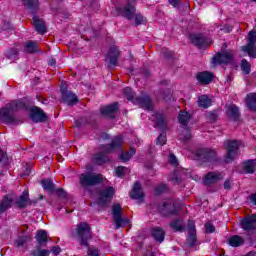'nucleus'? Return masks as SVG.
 I'll use <instances>...</instances> for the list:
<instances>
[{
	"mask_svg": "<svg viewBox=\"0 0 256 256\" xmlns=\"http://www.w3.org/2000/svg\"><path fill=\"white\" fill-rule=\"evenodd\" d=\"M21 109H25L23 101L6 104V107L0 109V121L6 125H19L21 119L15 115V111H21Z\"/></svg>",
	"mask_w": 256,
	"mask_h": 256,
	"instance_id": "f257e3e1",
	"label": "nucleus"
},
{
	"mask_svg": "<svg viewBox=\"0 0 256 256\" xmlns=\"http://www.w3.org/2000/svg\"><path fill=\"white\" fill-rule=\"evenodd\" d=\"M122 145L123 136L119 135L114 137L111 144L102 146V152H99L94 156V163H96V165L109 163V153H114V151L121 149Z\"/></svg>",
	"mask_w": 256,
	"mask_h": 256,
	"instance_id": "f03ea898",
	"label": "nucleus"
},
{
	"mask_svg": "<svg viewBox=\"0 0 256 256\" xmlns=\"http://www.w3.org/2000/svg\"><path fill=\"white\" fill-rule=\"evenodd\" d=\"M123 93L128 101H132V103L135 105H140L142 109L153 111V104H151V98H149V96L142 95L135 98V92H133V90L129 87L124 88Z\"/></svg>",
	"mask_w": 256,
	"mask_h": 256,
	"instance_id": "7ed1b4c3",
	"label": "nucleus"
},
{
	"mask_svg": "<svg viewBox=\"0 0 256 256\" xmlns=\"http://www.w3.org/2000/svg\"><path fill=\"white\" fill-rule=\"evenodd\" d=\"M227 153L225 156L226 163H233L239 155V147H241V141L239 140H227L224 142Z\"/></svg>",
	"mask_w": 256,
	"mask_h": 256,
	"instance_id": "20e7f679",
	"label": "nucleus"
},
{
	"mask_svg": "<svg viewBox=\"0 0 256 256\" xmlns=\"http://www.w3.org/2000/svg\"><path fill=\"white\" fill-rule=\"evenodd\" d=\"M76 237L80 242V245L87 247V245H89L87 241L91 239V226L85 222L79 223L76 229Z\"/></svg>",
	"mask_w": 256,
	"mask_h": 256,
	"instance_id": "39448f33",
	"label": "nucleus"
},
{
	"mask_svg": "<svg viewBox=\"0 0 256 256\" xmlns=\"http://www.w3.org/2000/svg\"><path fill=\"white\" fill-rule=\"evenodd\" d=\"M103 183V175L91 172L83 173L80 175V184L82 187H93Z\"/></svg>",
	"mask_w": 256,
	"mask_h": 256,
	"instance_id": "423d86ee",
	"label": "nucleus"
},
{
	"mask_svg": "<svg viewBox=\"0 0 256 256\" xmlns=\"http://www.w3.org/2000/svg\"><path fill=\"white\" fill-rule=\"evenodd\" d=\"M196 159L203 163H217V153L209 148H199L195 152Z\"/></svg>",
	"mask_w": 256,
	"mask_h": 256,
	"instance_id": "0eeeda50",
	"label": "nucleus"
},
{
	"mask_svg": "<svg viewBox=\"0 0 256 256\" xmlns=\"http://www.w3.org/2000/svg\"><path fill=\"white\" fill-rule=\"evenodd\" d=\"M160 213L165 217H169V215H177L179 213V204L177 201L169 199L162 204Z\"/></svg>",
	"mask_w": 256,
	"mask_h": 256,
	"instance_id": "6e6552de",
	"label": "nucleus"
},
{
	"mask_svg": "<svg viewBox=\"0 0 256 256\" xmlns=\"http://www.w3.org/2000/svg\"><path fill=\"white\" fill-rule=\"evenodd\" d=\"M256 32H249L248 34V44L242 46L243 53H246L252 59H256Z\"/></svg>",
	"mask_w": 256,
	"mask_h": 256,
	"instance_id": "1a4fd4ad",
	"label": "nucleus"
},
{
	"mask_svg": "<svg viewBox=\"0 0 256 256\" xmlns=\"http://www.w3.org/2000/svg\"><path fill=\"white\" fill-rule=\"evenodd\" d=\"M190 119H191V115L188 112L181 111L178 115V121L184 129V136H183L184 141H189V139H191L192 137L191 130H189V128L187 127Z\"/></svg>",
	"mask_w": 256,
	"mask_h": 256,
	"instance_id": "9d476101",
	"label": "nucleus"
},
{
	"mask_svg": "<svg viewBox=\"0 0 256 256\" xmlns=\"http://www.w3.org/2000/svg\"><path fill=\"white\" fill-rule=\"evenodd\" d=\"M112 215L114 218L116 229H121V227H125L127 223H129V220L127 218H123L121 216V205L119 204H115L112 207Z\"/></svg>",
	"mask_w": 256,
	"mask_h": 256,
	"instance_id": "9b49d317",
	"label": "nucleus"
},
{
	"mask_svg": "<svg viewBox=\"0 0 256 256\" xmlns=\"http://www.w3.org/2000/svg\"><path fill=\"white\" fill-rule=\"evenodd\" d=\"M113 195H115V188L111 186L101 190L99 193L98 205H100V207H105L107 202L113 199Z\"/></svg>",
	"mask_w": 256,
	"mask_h": 256,
	"instance_id": "f8f14e48",
	"label": "nucleus"
},
{
	"mask_svg": "<svg viewBox=\"0 0 256 256\" xmlns=\"http://www.w3.org/2000/svg\"><path fill=\"white\" fill-rule=\"evenodd\" d=\"M233 62V51L217 53L212 59V65H222V63Z\"/></svg>",
	"mask_w": 256,
	"mask_h": 256,
	"instance_id": "ddd939ff",
	"label": "nucleus"
},
{
	"mask_svg": "<svg viewBox=\"0 0 256 256\" xmlns=\"http://www.w3.org/2000/svg\"><path fill=\"white\" fill-rule=\"evenodd\" d=\"M240 227L244 231L251 233L256 229V214L244 217L240 222Z\"/></svg>",
	"mask_w": 256,
	"mask_h": 256,
	"instance_id": "4468645a",
	"label": "nucleus"
},
{
	"mask_svg": "<svg viewBox=\"0 0 256 256\" xmlns=\"http://www.w3.org/2000/svg\"><path fill=\"white\" fill-rule=\"evenodd\" d=\"M152 121L155 123V127L160 131H167V117L161 112H154L152 114Z\"/></svg>",
	"mask_w": 256,
	"mask_h": 256,
	"instance_id": "2eb2a0df",
	"label": "nucleus"
},
{
	"mask_svg": "<svg viewBox=\"0 0 256 256\" xmlns=\"http://www.w3.org/2000/svg\"><path fill=\"white\" fill-rule=\"evenodd\" d=\"M135 5H137V0H127V4L120 8L123 17H126V19H133L135 11H137Z\"/></svg>",
	"mask_w": 256,
	"mask_h": 256,
	"instance_id": "dca6fc26",
	"label": "nucleus"
},
{
	"mask_svg": "<svg viewBox=\"0 0 256 256\" xmlns=\"http://www.w3.org/2000/svg\"><path fill=\"white\" fill-rule=\"evenodd\" d=\"M190 40L196 47H209L211 45V39L202 34H191Z\"/></svg>",
	"mask_w": 256,
	"mask_h": 256,
	"instance_id": "f3484780",
	"label": "nucleus"
},
{
	"mask_svg": "<svg viewBox=\"0 0 256 256\" xmlns=\"http://www.w3.org/2000/svg\"><path fill=\"white\" fill-rule=\"evenodd\" d=\"M118 59H119V48H117V46H112L106 57V63H108V67L110 68L117 67Z\"/></svg>",
	"mask_w": 256,
	"mask_h": 256,
	"instance_id": "a211bd4d",
	"label": "nucleus"
},
{
	"mask_svg": "<svg viewBox=\"0 0 256 256\" xmlns=\"http://www.w3.org/2000/svg\"><path fill=\"white\" fill-rule=\"evenodd\" d=\"M197 243V233L195 230V222L189 221L188 222V237L186 239V244L188 247H195Z\"/></svg>",
	"mask_w": 256,
	"mask_h": 256,
	"instance_id": "6ab92c4d",
	"label": "nucleus"
},
{
	"mask_svg": "<svg viewBox=\"0 0 256 256\" xmlns=\"http://www.w3.org/2000/svg\"><path fill=\"white\" fill-rule=\"evenodd\" d=\"M100 111L104 115V117H110L111 119H113L115 115H117V112L119 111V103L114 102L113 104L104 106L100 108Z\"/></svg>",
	"mask_w": 256,
	"mask_h": 256,
	"instance_id": "aec40b11",
	"label": "nucleus"
},
{
	"mask_svg": "<svg viewBox=\"0 0 256 256\" xmlns=\"http://www.w3.org/2000/svg\"><path fill=\"white\" fill-rule=\"evenodd\" d=\"M223 179V173L219 172H208L203 179L204 185H213L214 183H218Z\"/></svg>",
	"mask_w": 256,
	"mask_h": 256,
	"instance_id": "412c9836",
	"label": "nucleus"
},
{
	"mask_svg": "<svg viewBox=\"0 0 256 256\" xmlns=\"http://www.w3.org/2000/svg\"><path fill=\"white\" fill-rule=\"evenodd\" d=\"M61 94H62V100L64 103L67 105H75L77 103V96L73 94L71 91H68L67 89L61 87L60 89Z\"/></svg>",
	"mask_w": 256,
	"mask_h": 256,
	"instance_id": "4be33fe9",
	"label": "nucleus"
},
{
	"mask_svg": "<svg viewBox=\"0 0 256 256\" xmlns=\"http://www.w3.org/2000/svg\"><path fill=\"white\" fill-rule=\"evenodd\" d=\"M30 117L34 123H42V121L47 119L45 113H43V110H41L39 107H34L31 109Z\"/></svg>",
	"mask_w": 256,
	"mask_h": 256,
	"instance_id": "5701e85b",
	"label": "nucleus"
},
{
	"mask_svg": "<svg viewBox=\"0 0 256 256\" xmlns=\"http://www.w3.org/2000/svg\"><path fill=\"white\" fill-rule=\"evenodd\" d=\"M33 25L37 33H40V35H44V33H47V26H45V22L37 15L33 16Z\"/></svg>",
	"mask_w": 256,
	"mask_h": 256,
	"instance_id": "b1692460",
	"label": "nucleus"
},
{
	"mask_svg": "<svg viewBox=\"0 0 256 256\" xmlns=\"http://www.w3.org/2000/svg\"><path fill=\"white\" fill-rule=\"evenodd\" d=\"M213 74L211 72H200L197 74L196 79L201 83V85H209L211 81H213Z\"/></svg>",
	"mask_w": 256,
	"mask_h": 256,
	"instance_id": "393cba45",
	"label": "nucleus"
},
{
	"mask_svg": "<svg viewBox=\"0 0 256 256\" xmlns=\"http://www.w3.org/2000/svg\"><path fill=\"white\" fill-rule=\"evenodd\" d=\"M130 197L132 199H137L138 201H141L143 199L144 194H143V190L141 188V184L139 182H136L134 184L132 192L130 193Z\"/></svg>",
	"mask_w": 256,
	"mask_h": 256,
	"instance_id": "a878e982",
	"label": "nucleus"
},
{
	"mask_svg": "<svg viewBox=\"0 0 256 256\" xmlns=\"http://www.w3.org/2000/svg\"><path fill=\"white\" fill-rule=\"evenodd\" d=\"M227 113L228 116L233 119V121H237L239 119V107H237L235 104H231L227 106Z\"/></svg>",
	"mask_w": 256,
	"mask_h": 256,
	"instance_id": "bb28decb",
	"label": "nucleus"
},
{
	"mask_svg": "<svg viewBox=\"0 0 256 256\" xmlns=\"http://www.w3.org/2000/svg\"><path fill=\"white\" fill-rule=\"evenodd\" d=\"M25 53H37L39 51V44L37 41H28L24 45Z\"/></svg>",
	"mask_w": 256,
	"mask_h": 256,
	"instance_id": "cd10ccee",
	"label": "nucleus"
},
{
	"mask_svg": "<svg viewBox=\"0 0 256 256\" xmlns=\"http://www.w3.org/2000/svg\"><path fill=\"white\" fill-rule=\"evenodd\" d=\"M152 237L155 239V241H158V243H163L165 240V231L162 228H154L152 230Z\"/></svg>",
	"mask_w": 256,
	"mask_h": 256,
	"instance_id": "c85d7f7f",
	"label": "nucleus"
},
{
	"mask_svg": "<svg viewBox=\"0 0 256 256\" xmlns=\"http://www.w3.org/2000/svg\"><path fill=\"white\" fill-rule=\"evenodd\" d=\"M246 105L250 111L256 110V94L250 93L246 97Z\"/></svg>",
	"mask_w": 256,
	"mask_h": 256,
	"instance_id": "c756f323",
	"label": "nucleus"
},
{
	"mask_svg": "<svg viewBox=\"0 0 256 256\" xmlns=\"http://www.w3.org/2000/svg\"><path fill=\"white\" fill-rule=\"evenodd\" d=\"M228 243L231 247H241V245L245 243V240H243V238L239 235H234L228 239Z\"/></svg>",
	"mask_w": 256,
	"mask_h": 256,
	"instance_id": "7c9ffc66",
	"label": "nucleus"
},
{
	"mask_svg": "<svg viewBox=\"0 0 256 256\" xmlns=\"http://www.w3.org/2000/svg\"><path fill=\"white\" fill-rule=\"evenodd\" d=\"M41 185L45 191H48V193H55V184L51 179L42 180Z\"/></svg>",
	"mask_w": 256,
	"mask_h": 256,
	"instance_id": "2f4dec72",
	"label": "nucleus"
},
{
	"mask_svg": "<svg viewBox=\"0 0 256 256\" xmlns=\"http://www.w3.org/2000/svg\"><path fill=\"white\" fill-rule=\"evenodd\" d=\"M198 105L199 107H202L203 109H207L211 107V99L207 95L199 96L198 98Z\"/></svg>",
	"mask_w": 256,
	"mask_h": 256,
	"instance_id": "473e14b6",
	"label": "nucleus"
},
{
	"mask_svg": "<svg viewBox=\"0 0 256 256\" xmlns=\"http://www.w3.org/2000/svg\"><path fill=\"white\" fill-rule=\"evenodd\" d=\"M11 203H13V199L8 196H5L3 200L0 202V213H5V211L11 207Z\"/></svg>",
	"mask_w": 256,
	"mask_h": 256,
	"instance_id": "72a5a7b5",
	"label": "nucleus"
},
{
	"mask_svg": "<svg viewBox=\"0 0 256 256\" xmlns=\"http://www.w3.org/2000/svg\"><path fill=\"white\" fill-rule=\"evenodd\" d=\"M27 201H29V192L24 191L16 203L18 207H27Z\"/></svg>",
	"mask_w": 256,
	"mask_h": 256,
	"instance_id": "f704fd0d",
	"label": "nucleus"
},
{
	"mask_svg": "<svg viewBox=\"0 0 256 256\" xmlns=\"http://www.w3.org/2000/svg\"><path fill=\"white\" fill-rule=\"evenodd\" d=\"M47 237V231L39 230L36 234V241L40 245H45V243H47Z\"/></svg>",
	"mask_w": 256,
	"mask_h": 256,
	"instance_id": "c9c22d12",
	"label": "nucleus"
},
{
	"mask_svg": "<svg viewBox=\"0 0 256 256\" xmlns=\"http://www.w3.org/2000/svg\"><path fill=\"white\" fill-rule=\"evenodd\" d=\"M24 5L33 13L39 7V0H22Z\"/></svg>",
	"mask_w": 256,
	"mask_h": 256,
	"instance_id": "e433bc0d",
	"label": "nucleus"
},
{
	"mask_svg": "<svg viewBox=\"0 0 256 256\" xmlns=\"http://www.w3.org/2000/svg\"><path fill=\"white\" fill-rule=\"evenodd\" d=\"M244 170L246 173H255L256 160H248L244 163Z\"/></svg>",
	"mask_w": 256,
	"mask_h": 256,
	"instance_id": "4c0bfd02",
	"label": "nucleus"
},
{
	"mask_svg": "<svg viewBox=\"0 0 256 256\" xmlns=\"http://www.w3.org/2000/svg\"><path fill=\"white\" fill-rule=\"evenodd\" d=\"M170 227L174 229V231H185V226H183V220L176 219L170 223Z\"/></svg>",
	"mask_w": 256,
	"mask_h": 256,
	"instance_id": "58836bf2",
	"label": "nucleus"
},
{
	"mask_svg": "<svg viewBox=\"0 0 256 256\" xmlns=\"http://www.w3.org/2000/svg\"><path fill=\"white\" fill-rule=\"evenodd\" d=\"M135 153H137V150L131 148L128 152H122L119 156V159L121 161L127 162L129 159H131V157H133V155H135Z\"/></svg>",
	"mask_w": 256,
	"mask_h": 256,
	"instance_id": "ea45409f",
	"label": "nucleus"
},
{
	"mask_svg": "<svg viewBox=\"0 0 256 256\" xmlns=\"http://www.w3.org/2000/svg\"><path fill=\"white\" fill-rule=\"evenodd\" d=\"M29 241V237L27 236H20L18 237L14 244L17 246V247H25V245H27V242Z\"/></svg>",
	"mask_w": 256,
	"mask_h": 256,
	"instance_id": "a19ab883",
	"label": "nucleus"
},
{
	"mask_svg": "<svg viewBox=\"0 0 256 256\" xmlns=\"http://www.w3.org/2000/svg\"><path fill=\"white\" fill-rule=\"evenodd\" d=\"M31 255L32 256H49V255H51V251H49L47 249L38 248V249L32 251Z\"/></svg>",
	"mask_w": 256,
	"mask_h": 256,
	"instance_id": "79ce46f5",
	"label": "nucleus"
},
{
	"mask_svg": "<svg viewBox=\"0 0 256 256\" xmlns=\"http://www.w3.org/2000/svg\"><path fill=\"white\" fill-rule=\"evenodd\" d=\"M241 69L245 75H249L251 73V64L246 59H243L241 62Z\"/></svg>",
	"mask_w": 256,
	"mask_h": 256,
	"instance_id": "37998d69",
	"label": "nucleus"
},
{
	"mask_svg": "<svg viewBox=\"0 0 256 256\" xmlns=\"http://www.w3.org/2000/svg\"><path fill=\"white\" fill-rule=\"evenodd\" d=\"M17 55H19V49H17V48H12V49L8 50L6 53V57L8 59H14V57H17Z\"/></svg>",
	"mask_w": 256,
	"mask_h": 256,
	"instance_id": "c03bdc74",
	"label": "nucleus"
},
{
	"mask_svg": "<svg viewBox=\"0 0 256 256\" xmlns=\"http://www.w3.org/2000/svg\"><path fill=\"white\" fill-rule=\"evenodd\" d=\"M165 143H167V135H165V133H162L157 137L156 144L163 146L165 145Z\"/></svg>",
	"mask_w": 256,
	"mask_h": 256,
	"instance_id": "a18cd8bd",
	"label": "nucleus"
},
{
	"mask_svg": "<svg viewBox=\"0 0 256 256\" xmlns=\"http://www.w3.org/2000/svg\"><path fill=\"white\" fill-rule=\"evenodd\" d=\"M115 173L117 177H123L127 173V167L119 166L115 169Z\"/></svg>",
	"mask_w": 256,
	"mask_h": 256,
	"instance_id": "49530a36",
	"label": "nucleus"
},
{
	"mask_svg": "<svg viewBox=\"0 0 256 256\" xmlns=\"http://www.w3.org/2000/svg\"><path fill=\"white\" fill-rule=\"evenodd\" d=\"M167 191V185L166 184H160L156 186L155 193L156 195H161V193H165Z\"/></svg>",
	"mask_w": 256,
	"mask_h": 256,
	"instance_id": "de8ad7c7",
	"label": "nucleus"
},
{
	"mask_svg": "<svg viewBox=\"0 0 256 256\" xmlns=\"http://www.w3.org/2000/svg\"><path fill=\"white\" fill-rule=\"evenodd\" d=\"M168 161L174 167H177V165H179V161L177 160V157L175 156V154H170Z\"/></svg>",
	"mask_w": 256,
	"mask_h": 256,
	"instance_id": "09e8293b",
	"label": "nucleus"
},
{
	"mask_svg": "<svg viewBox=\"0 0 256 256\" xmlns=\"http://www.w3.org/2000/svg\"><path fill=\"white\" fill-rule=\"evenodd\" d=\"M205 232L206 233H215V226L211 224V222H207L205 224Z\"/></svg>",
	"mask_w": 256,
	"mask_h": 256,
	"instance_id": "8fccbe9b",
	"label": "nucleus"
},
{
	"mask_svg": "<svg viewBox=\"0 0 256 256\" xmlns=\"http://www.w3.org/2000/svg\"><path fill=\"white\" fill-rule=\"evenodd\" d=\"M145 17H143V15L141 14H137L135 17V23L136 25H143L145 23Z\"/></svg>",
	"mask_w": 256,
	"mask_h": 256,
	"instance_id": "3c124183",
	"label": "nucleus"
},
{
	"mask_svg": "<svg viewBox=\"0 0 256 256\" xmlns=\"http://www.w3.org/2000/svg\"><path fill=\"white\" fill-rule=\"evenodd\" d=\"M54 193H57L58 197H62V199L67 198V192L63 188H58L54 190Z\"/></svg>",
	"mask_w": 256,
	"mask_h": 256,
	"instance_id": "603ef678",
	"label": "nucleus"
},
{
	"mask_svg": "<svg viewBox=\"0 0 256 256\" xmlns=\"http://www.w3.org/2000/svg\"><path fill=\"white\" fill-rule=\"evenodd\" d=\"M88 256H99V249L91 246L88 248Z\"/></svg>",
	"mask_w": 256,
	"mask_h": 256,
	"instance_id": "864d4df0",
	"label": "nucleus"
},
{
	"mask_svg": "<svg viewBox=\"0 0 256 256\" xmlns=\"http://www.w3.org/2000/svg\"><path fill=\"white\" fill-rule=\"evenodd\" d=\"M207 119L213 123L217 121V114L215 112H209L207 114Z\"/></svg>",
	"mask_w": 256,
	"mask_h": 256,
	"instance_id": "5fc2aeb1",
	"label": "nucleus"
},
{
	"mask_svg": "<svg viewBox=\"0 0 256 256\" xmlns=\"http://www.w3.org/2000/svg\"><path fill=\"white\" fill-rule=\"evenodd\" d=\"M51 253H52V255H55V256L59 255V253H61V247L53 246L51 248Z\"/></svg>",
	"mask_w": 256,
	"mask_h": 256,
	"instance_id": "6e6d98bb",
	"label": "nucleus"
},
{
	"mask_svg": "<svg viewBox=\"0 0 256 256\" xmlns=\"http://www.w3.org/2000/svg\"><path fill=\"white\" fill-rule=\"evenodd\" d=\"M163 55L167 58L173 57V52L169 51L167 48L163 49Z\"/></svg>",
	"mask_w": 256,
	"mask_h": 256,
	"instance_id": "4d7b16f0",
	"label": "nucleus"
},
{
	"mask_svg": "<svg viewBox=\"0 0 256 256\" xmlns=\"http://www.w3.org/2000/svg\"><path fill=\"white\" fill-rule=\"evenodd\" d=\"M172 183L176 185V183H179L181 181V178L174 174V176L171 178Z\"/></svg>",
	"mask_w": 256,
	"mask_h": 256,
	"instance_id": "13d9d810",
	"label": "nucleus"
},
{
	"mask_svg": "<svg viewBox=\"0 0 256 256\" xmlns=\"http://www.w3.org/2000/svg\"><path fill=\"white\" fill-rule=\"evenodd\" d=\"M224 189H226V190L231 189V182L229 180H226L224 182Z\"/></svg>",
	"mask_w": 256,
	"mask_h": 256,
	"instance_id": "bf43d9fd",
	"label": "nucleus"
},
{
	"mask_svg": "<svg viewBox=\"0 0 256 256\" xmlns=\"http://www.w3.org/2000/svg\"><path fill=\"white\" fill-rule=\"evenodd\" d=\"M169 3L172 7H177L179 5V0H169Z\"/></svg>",
	"mask_w": 256,
	"mask_h": 256,
	"instance_id": "052dcab7",
	"label": "nucleus"
},
{
	"mask_svg": "<svg viewBox=\"0 0 256 256\" xmlns=\"http://www.w3.org/2000/svg\"><path fill=\"white\" fill-rule=\"evenodd\" d=\"M250 201L254 205H256V192L250 196Z\"/></svg>",
	"mask_w": 256,
	"mask_h": 256,
	"instance_id": "680f3d73",
	"label": "nucleus"
},
{
	"mask_svg": "<svg viewBox=\"0 0 256 256\" xmlns=\"http://www.w3.org/2000/svg\"><path fill=\"white\" fill-rule=\"evenodd\" d=\"M48 63L51 67H53L57 63V61L55 60V58H50Z\"/></svg>",
	"mask_w": 256,
	"mask_h": 256,
	"instance_id": "e2e57ef3",
	"label": "nucleus"
},
{
	"mask_svg": "<svg viewBox=\"0 0 256 256\" xmlns=\"http://www.w3.org/2000/svg\"><path fill=\"white\" fill-rule=\"evenodd\" d=\"M5 159V153L0 151V161H3Z\"/></svg>",
	"mask_w": 256,
	"mask_h": 256,
	"instance_id": "0e129e2a",
	"label": "nucleus"
},
{
	"mask_svg": "<svg viewBox=\"0 0 256 256\" xmlns=\"http://www.w3.org/2000/svg\"><path fill=\"white\" fill-rule=\"evenodd\" d=\"M147 169H153V164H146Z\"/></svg>",
	"mask_w": 256,
	"mask_h": 256,
	"instance_id": "69168bd1",
	"label": "nucleus"
}]
</instances>
